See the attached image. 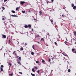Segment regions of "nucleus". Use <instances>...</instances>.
Listing matches in <instances>:
<instances>
[{
    "mask_svg": "<svg viewBox=\"0 0 76 76\" xmlns=\"http://www.w3.org/2000/svg\"><path fill=\"white\" fill-rule=\"evenodd\" d=\"M50 21L51 22L52 24L53 25H56V22H53V20H52L51 19L50 20Z\"/></svg>",
    "mask_w": 76,
    "mask_h": 76,
    "instance_id": "1",
    "label": "nucleus"
},
{
    "mask_svg": "<svg viewBox=\"0 0 76 76\" xmlns=\"http://www.w3.org/2000/svg\"><path fill=\"white\" fill-rule=\"evenodd\" d=\"M11 16H12V17H18V16L16 15H11Z\"/></svg>",
    "mask_w": 76,
    "mask_h": 76,
    "instance_id": "2",
    "label": "nucleus"
},
{
    "mask_svg": "<svg viewBox=\"0 0 76 76\" xmlns=\"http://www.w3.org/2000/svg\"><path fill=\"white\" fill-rule=\"evenodd\" d=\"M24 3H25V2L24 1H21L20 2V4H24Z\"/></svg>",
    "mask_w": 76,
    "mask_h": 76,
    "instance_id": "3",
    "label": "nucleus"
},
{
    "mask_svg": "<svg viewBox=\"0 0 76 76\" xmlns=\"http://www.w3.org/2000/svg\"><path fill=\"white\" fill-rule=\"evenodd\" d=\"M2 37H2L3 38H6V35H4L3 34Z\"/></svg>",
    "mask_w": 76,
    "mask_h": 76,
    "instance_id": "4",
    "label": "nucleus"
},
{
    "mask_svg": "<svg viewBox=\"0 0 76 76\" xmlns=\"http://www.w3.org/2000/svg\"><path fill=\"white\" fill-rule=\"evenodd\" d=\"M18 59L19 61H21L22 60V59L21 58V57H19Z\"/></svg>",
    "mask_w": 76,
    "mask_h": 76,
    "instance_id": "5",
    "label": "nucleus"
},
{
    "mask_svg": "<svg viewBox=\"0 0 76 76\" xmlns=\"http://www.w3.org/2000/svg\"><path fill=\"white\" fill-rule=\"evenodd\" d=\"M12 54L14 55V56H17V54H16V53L15 52H13Z\"/></svg>",
    "mask_w": 76,
    "mask_h": 76,
    "instance_id": "6",
    "label": "nucleus"
},
{
    "mask_svg": "<svg viewBox=\"0 0 76 76\" xmlns=\"http://www.w3.org/2000/svg\"><path fill=\"white\" fill-rule=\"evenodd\" d=\"M28 26L27 25H25L24 28H28Z\"/></svg>",
    "mask_w": 76,
    "mask_h": 76,
    "instance_id": "7",
    "label": "nucleus"
},
{
    "mask_svg": "<svg viewBox=\"0 0 76 76\" xmlns=\"http://www.w3.org/2000/svg\"><path fill=\"white\" fill-rule=\"evenodd\" d=\"M32 70L33 72H35V70H34V69L32 68Z\"/></svg>",
    "mask_w": 76,
    "mask_h": 76,
    "instance_id": "8",
    "label": "nucleus"
},
{
    "mask_svg": "<svg viewBox=\"0 0 76 76\" xmlns=\"http://www.w3.org/2000/svg\"><path fill=\"white\" fill-rule=\"evenodd\" d=\"M18 64H20V65H21V63H20V62L18 61Z\"/></svg>",
    "mask_w": 76,
    "mask_h": 76,
    "instance_id": "9",
    "label": "nucleus"
},
{
    "mask_svg": "<svg viewBox=\"0 0 76 76\" xmlns=\"http://www.w3.org/2000/svg\"><path fill=\"white\" fill-rule=\"evenodd\" d=\"M28 28H31V25L29 24L28 26Z\"/></svg>",
    "mask_w": 76,
    "mask_h": 76,
    "instance_id": "10",
    "label": "nucleus"
},
{
    "mask_svg": "<svg viewBox=\"0 0 76 76\" xmlns=\"http://www.w3.org/2000/svg\"><path fill=\"white\" fill-rule=\"evenodd\" d=\"M11 12L12 13H16V12L13 10L11 11Z\"/></svg>",
    "mask_w": 76,
    "mask_h": 76,
    "instance_id": "11",
    "label": "nucleus"
},
{
    "mask_svg": "<svg viewBox=\"0 0 76 76\" xmlns=\"http://www.w3.org/2000/svg\"><path fill=\"white\" fill-rule=\"evenodd\" d=\"M20 50H21V51H23V48H20Z\"/></svg>",
    "mask_w": 76,
    "mask_h": 76,
    "instance_id": "12",
    "label": "nucleus"
},
{
    "mask_svg": "<svg viewBox=\"0 0 76 76\" xmlns=\"http://www.w3.org/2000/svg\"><path fill=\"white\" fill-rule=\"evenodd\" d=\"M39 13L40 15H42V12L41 11H39Z\"/></svg>",
    "mask_w": 76,
    "mask_h": 76,
    "instance_id": "13",
    "label": "nucleus"
},
{
    "mask_svg": "<svg viewBox=\"0 0 76 76\" xmlns=\"http://www.w3.org/2000/svg\"><path fill=\"white\" fill-rule=\"evenodd\" d=\"M31 75H32V76H35L34 74H32V73H31Z\"/></svg>",
    "mask_w": 76,
    "mask_h": 76,
    "instance_id": "14",
    "label": "nucleus"
},
{
    "mask_svg": "<svg viewBox=\"0 0 76 76\" xmlns=\"http://www.w3.org/2000/svg\"><path fill=\"white\" fill-rule=\"evenodd\" d=\"M37 73L39 74V70H38V71H37Z\"/></svg>",
    "mask_w": 76,
    "mask_h": 76,
    "instance_id": "15",
    "label": "nucleus"
},
{
    "mask_svg": "<svg viewBox=\"0 0 76 76\" xmlns=\"http://www.w3.org/2000/svg\"><path fill=\"white\" fill-rule=\"evenodd\" d=\"M31 53V54H32V55H34V53L33 52H32Z\"/></svg>",
    "mask_w": 76,
    "mask_h": 76,
    "instance_id": "16",
    "label": "nucleus"
},
{
    "mask_svg": "<svg viewBox=\"0 0 76 76\" xmlns=\"http://www.w3.org/2000/svg\"><path fill=\"white\" fill-rule=\"evenodd\" d=\"M74 34L76 36V31H74Z\"/></svg>",
    "mask_w": 76,
    "mask_h": 76,
    "instance_id": "17",
    "label": "nucleus"
},
{
    "mask_svg": "<svg viewBox=\"0 0 76 76\" xmlns=\"http://www.w3.org/2000/svg\"><path fill=\"white\" fill-rule=\"evenodd\" d=\"M1 72H3V69L1 68Z\"/></svg>",
    "mask_w": 76,
    "mask_h": 76,
    "instance_id": "18",
    "label": "nucleus"
},
{
    "mask_svg": "<svg viewBox=\"0 0 76 76\" xmlns=\"http://www.w3.org/2000/svg\"><path fill=\"white\" fill-rule=\"evenodd\" d=\"M22 12L23 13H25V11H22Z\"/></svg>",
    "mask_w": 76,
    "mask_h": 76,
    "instance_id": "19",
    "label": "nucleus"
},
{
    "mask_svg": "<svg viewBox=\"0 0 76 76\" xmlns=\"http://www.w3.org/2000/svg\"><path fill=\"white\" fill-rule=\"evenodd\" d=\"M47 35H48L49 37H50V34L48 33H47Z\"/></svg>",
    "mask_w": 76,
    "mask_h": 76,
    "instance_id": "20",
    "label": "nucleus"
},
{
    "mask_svg": "<svg viewBox=\"0 0 76 76\" xmlns=\"http://www.w3.org/2000/svg\"><path fill=\"white\" fill-rule=\"evenodd\" d=\"M19 9V7H17L16 9V10H18Z\"/></svg>",
    "mask_w": 76,
    "mask_h": 76,
    "instance_id": "21",
    "label": "nucleus"
},
{
    "mask_svg": "<svg viewBox=\"0 0 76 76\" xmlns=\"http://www.w3.org/2000/svg\"><path fill=\"white\" fill-rule=\"evenodd\" d=\"M64 56H66V57H68V55H67V54H64Z\"/></svg>",
    "mask_w": 76,
    "mask_h": 76,
    "instance_id": "22",
    "label": "nucleus"
},
{
    "mask_svg": "<svg viewBox=\"0 0 76 76\" xmlns=\"http://www.w3.org/2000/svg\"><path fill=\"white\" fill-rule=\"evenodd\" d=\"M42 63H45V61H44V60H42Z\"/></svg>",
    "mask_w": 76,
    "mask_h": 76,
    "instance_id": "23",
    "label": "nucleus"
},
{
    "mask_svg": "<svg viewBox=\"0 0 76 76\" xmlns=\"http://www.w3.org/2000/svg\"><path fill=\"white\" fill-rule=\"evenodd\" d=\"M68 72H70V69H69L68 70Z\"/></svg>",
    "mask_w": 76,
    "mask_h": 76,
    "instance_id": "24",
    "label": "nucleus"
},
{
    "mask_svg": "<svg viewBox=\"0 0 76 76\" xmlns=\"http://www.w3.org/2000/svg\"><path fill=\"white\" fill-rule=\"evenodd\" d=\"M46 3L47 4H48V3H49V1H47Z\"/></svg>",
    "mask_w": 76,
    "mask_h": 76,
    "instance_id": "25",
    "label": "nucleus"
},
{
    "mask_svg": "<svg viewBox=\"0 0 76 76\" xmlns=\"http://www.w3.org/2000/svg\"><path fill=\"white\" fill-rule=\"evenodd\" d=\"M36 63H37V64H38L39 63V61H36Z\"/></svg>",
    "mask_w": 76,
    "mask_h": 76,
    "instance_id": "26",
    "label": "nucleus"
},
{
    "mask_svg": "<svg viewBox=\"0 0 76 76\" xmlns=\"http://www.w3.org/2000/svg\"><path fill=\"white\" fill-rule=\"evenodd\" d=\"M74 6H75V5H74V4H72V7H74Z\"/></svg>",
    "mask_w": 76,
    "mask_h": 76,
    "instance_id": "27",
    "label": "nucleus"
},
{
    "mask_svg": "<svg viewBox=\"0 0 76 76\" xmlns=\"http://www.w3.org/2000/svg\"><path fill=\"white\" fill-rule=\"evenodd\" d=\"M9 75H10V76H13V74L12 73V74H9Z\"/></svg>",
    "mask_w": 76,
    "mask_h": 76,
    "instance_id": "28",
    "label": "nucleus"
},
{
    "mask_svg": "<svg viewBox=\"0 0 76 76\" xmlns=\"http://www.w3.org/2000/svg\"><path fill=\"white\" fill-rule=\"evenodd\" d=\"M2 8L3 10H4L5 9V8H4V7H2Z\"/></svg>",
    "mask_w": 76,
    "mask_h": 76,
    "instance_id": "29",
    "label": "nucleus"
},
{
    "mask_svg": "<svg viewBox=\"0 0 76 76\" xmlns=\"http://www.w3.org/2000/svg\"><path fill=\"white\" fill-rule=\"evenodd\" d=\"M41 41H44V38H42L41 39Z\"/></svg>",
    "mask_w": 76,
    "mask_h": 76,
    "instance_id": "30",
    "label": "nucleus"
},
{
    "mask_svg": "<svg viewBox=\"0 0 76 76\" xmlns=\"http://www.w3.org/2000/svg\"><path fill=\"white\" fill-rule=\"evenodd\" d=\"M2 17H3L2 20H4V18H3V17H4V16H3Z\"/></svg>",
    "mask_w": 76,
    "mask_h": 76,
    "instance_id": "31",
    "label": "nucleus"
},
{
    "mask_svg": "<svg viewBox=\"0 0 76 76\" xmlns=\"http://www.w3.org/2000/svg\"><path fill=\"white\" fill-rule=\"evenodd\" d=\"M74 50H75V49H74L72 48V51H74Z\"/></svg>",
    "mask_w": 76,
    "mask_h": 76,
    "instance_id": "32",
    "label": "nucleus"
},
{
    "mask_svg": "<svg viewBox=\"0 0 76 76\" xmlns=\"http://www.w3.org/2000/svg\"><path fill=\"white\" fill-rule=\"evenodd\" d=\"M73 53H75V54H76V50L74 51V52H73Z\"/></svg>",
    "mask_w": 76,
    "mask_h": 76,
    "instance_id": "33",
    "label": "nucleus"
},
{
    "mask_svg": "<svg viewBox=\"0 0 76 76\" xmlns=\"http://www.w3.org/2000/svg\"><path fill=\"white\" fill-rule=\"evenodd\" d=\"M1 67L3 68L4 67V66H3V65H1Z\"/></svg>",
    "mask_w": 76,
    "mask_h": 76,
    "instance_id": "34",
    "label": "nucleus"
},
{
    "mask_svg": "<svg viewBox=\"0 0 76 76\" xmlns=\"http://www.w3.org/2000/svg\"><path fill=\"white\" fill-rule=\"evenodd\" d=\"M55 44L56 45H57V43L56 42H55Z\"/></svg>",
    "mask_w": 76,
    "mask_h": 76,
    "instance_id": "35",
    "label": "nucleus"
},
{
    "mask_svg": "<svg viewBox=\"0 0 76 76\" xmlns=\"http://www.w3.org/2000/svg\"><path fill=\"white\" fill-rule=\"evenodd\" d=\"M72 39H73V41H76V40L74 38H73Z\"/></svg>",
    "mask_w": 76,
    "mask_h": 76,
    "instance_id": "36",
    "label": "nucleus"
},
{
    "mask_svg": "<svg viewBox=\"0 0 76 76\" xmlns=\"http://www.w3.org/2000/svg\"><path fill=\"white\" fill-rule=\"evenodd\" d=\"M10 42H11V41H10V40H9V43H10Z\"/></svg>",
    "mask_w": 76,
    "mask_h": 76,
    "instance_id": "37",
    "label": "nucleus"
},
{
    "mask_svg": "<svg viewBox=\"0 0 76 76\" xmlns=\"http://www.w3.org/2000/svg\"><path fill=\"white\" fill-rule=\"evenodd\" d=\"M51 61V60L50 59H49V62H50Z\"/></svg>",
    "mask_w": 76,
    "mask_h": 76,
    "instance_id": "38",
    "label": "nucleus"
},
{
    "mask_svg": "<svg viewBox=\"0 0 76 76\" xmlns=\"http://www.w3.org/2000/svg\"><path fill=\"white\" fill-rule=\"evenodd\" d=\"M18 57H19V56H16V58H18Z\"/></svg>",
    "mask_w": 76,
    "mask_h": 76,
    "instance_id": "39",
    "label": "nucleus"
},
{
    "mask_svg": "<svg viewBox=\"0 0 76 76\" xmlns=\"http://www.w3.org/2000/svg\"><path fill=\"white\" fill-rule=\"evenodd\" d=\"M9 64H10V66H11L12 65V64H11V63H9Z\"/></svg>",
    "mask_w": 76,
    "mask_h": 76,
    "instance_id": "40",
    "label": "nucleus"
},
{
    "mask_svg": "<svg viewBox=\"0 0 76 76\" xmlns=\"http://www.w3.org/2000/svg\"><path fill=\"white\" fill-rule=\"evenodd\" d=\"M62 17H64V18L65 17H64V16L63 15H62Z\"/></svg>",
    "mask_w": 76,
    "mask_h": 76,
    "instance_id": "41",
    "label": "nucleus"
},
{
    "mask_svg": "<svg viewBox=\"0 0 76 76\" xmlns=\"http://www.w3.org/2000/svg\"><path fill=\"white\" fill-rule=\"evenodd\" d=\"M7 1V0H4V2L6 1Z\"/></svg>",
    "mask_w": 76,
    "mask_h": 76,
    "instance_id": "42",
    "label": "nucleus"
},
{
    "mask_svg": "<svg viewBox=\"0 0 76 76\" xmlns=\"http://www.w3.org/2000/svg\"><path fill=\"white\" fill-rule=\"evenodd\" d=\"M19 73H20V74H22V72H19Z\"/></svg>",
    "mask_w": 76,
    "mask_h": 76,
    "instance_id": "43",
    "label": "nucleus"
},
{
    "mask_svg": "<svg viewBox=\"0 0 76 76\" xmlns=\"http://www.w3.org/2000/svg\"><path fill=\"white\" fill-rule=\"evenodd\" d=\"M32 48H33V49H34V50H35V49H34V46H32Z\"/></svg>",
    "mask_w": 76,
    "mask_h": 76,
    "instance_id": "44",
    "label": "nucleus"
},
{
    "mask_svg": "<svg viewBox=\"0 0 76 76\" xmlns=\"http://www.w3.org/2000/svg\"><path fill=\"white\" fill-rule=\"evenodd\" d=\"M39 37V35L37 36V37Z\"/></svg>",
    "mask_w": 76,
    "mask_h": 76,
    "instance_id": "45",
    "label": "nucleus"
},
{
    "mask_svg": "<svg viewBox=\"0 0 76 76\" xmlns=\"http://www.w3.org/2000/svg\"><path fill=\"white\" fill-rule=\"evenodd\" d=\"M35 69H38V67H35Z\"/></svg>",
    "mask_w": 76,
    "mask_h": 76,
    "instance_id": "46",
    "label": "nucleus"
},
{
    "mask_svg": "<svg viewBox=\"0 0 76 76\" xmlns=\"http://www.w3.org/2000/svg\"><path fill=\"white\" fill-rule=\"evenodd\" d=\"M25 45H27V44L26 43L25 44Z\"/></svg>",
    "mask_w": 76,
    "mask_h": 76,
    "instance_id": "47",
    "label": "nucleus"
},
{
    "mask_svg": "<svg viewBox=\"0 0 76 76\" xmlns=\"http://www.w3.org/2000/svg\"><path fill=\"white\" fill-rule=\"evenodd\" d=\"M34 20H36V19L35 18H34Z\"/></svg>",
    "mask_w": 76,
    "mask_h": 76,
    "instance_id": "48",
    "label": "nucleus"
},
{
    "mask_svg": "<svg viewBox=\"0 0 76 76\" xmlns=\"http://www.w3.org/2000/svg\"><path fill=\"white\" fill-rule=\"evenodd\" d=\"M51 1H52V2H53L54 1V0H51Z\"/></svg>",
    "mask_w": 76,
    "mask_h": 76,
    "instance_id": "49",
    "label": "nucleus"
},
{
    "mask_svg": "<svg viewBox=\"0 0 76 76\" xmlns=\"http://www.w3.org/2000/svg\"><path fill=\"white\" fill-rule=\"evenodd\" d=\"M66 41H67V38L66 37Z\"/></svg>",
    "mask_w": 76,
    "mask_h": 76,
    "instance_id": "50",
    "label": "nucleus"
},
{
    "mask_svg": "<svg viewBox=\"0 0 76 76\" xmlns=\"http://www.w3.org/2000/svg\"><path fill=\"white\" fill-rule=\"evenodd\" d=\"M28 13H31V11H28Z\"/></svg>",
    "mask_w": 76,
    "mask_h": 76,
    "instance_id": "51",
    "label": "nucleus"
},
{
    "mask_svg": "<svg viewBox=\"0 0 76 76\" xmlns=\"http://www.w3.org/2000/svg\"><path fill=\"white\" fill-rule=\"evenodd\" d=\"M37 44H40V43H39V42H38L37 43Z\"/></svg>",
    "mask_w": 76,
    "mask_h": 76,
    "instance_id": "52",
    "label": "nucleus"
},
{
    "mask_svg": "<svg viewBox=\"0 0 76 76\" xmlns=\"http://www.w3.org/2000/svg\"><path fill=\"white\" fill-rule=\"evenodd\" d=\"M22 66H23L25 68V66H23V65H22Z\"/></svg>",
    "mask_w": 76,
    "mask_h": 76,
    "instance_id": "53",
    "label": "nucleus"
},
{
    "mask_svg": "<svg viewBox=\"0 0 76 76\" xmlns=\"http://www.w3.org/2000/svg\"><path fill=\"white\" fill-rule=\"evenodd\" d=\"M46 45V46H48V45L47 44V45Z\"/></svg>",
    "mask_w": 76,
    "mask_h": 76,
    "instance_id": "54",
    "label": "nucleus"
},
{
    "mask_svg": "<svg viewBox=\"0 0 76 76\" xmlns=\"http://www.w3.org/2000/svg\"><path fill=\"white\" fill-rule=\"evenodd\" d=\"M53 70H51V72H53Z\"/></svg>",
    "mask_w": 76,
    "mask_h": 76,
    "instance_id": "55",
    "label": "nucleus"
},
{
    "mask_svg": "<svg viewBox=\"0 0 76 76\" xmlns=\"http://www.w3.org/2000/svg\"><path fill=\"white\" fill-rule=\"evenodd\" d=\"M31 31H33L34 30H33V29H32Z\"/></svg>",
    "mask_w": 76,
    "mask_h": 76,
    "instance_id": "56",
    "label": "nucleus"
},
{
    "mask_svg": "<svg viewBox=\"0 0 76 76\" xmlns=\"http://www.w3.org/2000/svg\"><path fill=\"white\" fill-rule=\"evenodd\" d=\"M65 42L66 43V42H66V41H65Z\"/></svg>",
    "mask_w": 76,
    "mask_h": 76,
    "instance_id": "57",
    "label": "nucleus"
},
{
    "mask_svg": "<svg viewBox=\"0 0 76 76\" xmlns=\"http://www.w3.org/2000/svg\"><path fill=\"white\" fill-rule=\"evenodd\" d=\"M9 52H10H10H11L10 51H9Z\"/></svg>",
    "mask_w": 76,
    "mask_h": 76,
    "instance_id": "58",
    "label": "nucleus"
},
{
    "mask_svg": "<svg viewBox=\"0 0 76 76\" xmlns=\"http://www.w3.org/2000/svg\"><path fill=\"white\" fill-rule=\"evenodd\" d=\"M26 64H28V63H26Z\"/></svg>",
    "mask_w": 76,
    "mask_h": 76,
    "instance_id": "59",
    "label": "nucleus"
},
{
    "mask_svg": "<svg viewBox=\"0 0 76 76\" xmlns=\"http://www.w3.org/2000/svg\"><path fill=\"white\" fill-rule=\"evenodd\" d=\"M2 12H3V10H2Z\"/></svg>",
    "mask_w": 76,
    "mask_h": 76,
    "instance_id": "60",
    "label": "nucleus"
},
{
    "mask_svg": "<svg viewBox=\"0 0 76 76\" xmlns=\"http://www.w3.org/2000/svg\"><path fill=\"white\" fill-rule=\"evenodd\" d=\"M52 60H53V58H52Z\"/></svg>",
    "mask_w": 76,
    "mask_h": 76,
    "instance_id": "61",
    "label": "nucleus"
},
{
    "mask_svg": "<svg viewBox=\"0 0 76 76\" xmlns=\"http://www.w3.org/2000/svg\"><path fill=\"white\" fill-rule=\"evenodd\" d=\"M69 62H68V64H69Z\"/></svg>",
    "mask_w": 76,
    "mask_h": 76,
    "instance_id": "62",
    "label": "nucleus"
},
{
    "mask_svg": "<svg viewBox=\"0 0 76 76\" xmlns=\"http://www.w3.org/2000/svg\"><path fill=\"white\" fill-rule=\"evenodd\" d=\"M74 26H75V24H74Z\"/></svg>",
    "mask_w": 76,
    "mask_h": 76,
    "instance_id": "63",
    "label": "nucleus"
},
{
    "mask_svg": "<svg viewBox=\"0 0 76 76\" xmlns=\"http://www.w3.org/2000/svg\"><path fill=\"white\" fill-rule=\"evenodd\" d=\"M15 53L16 52V51H14Z\"/></svg>",
    "mask_w": 76,
    "mask_h": 76,
    "instance_id": "64",
    "label": "nucleus"
}]
</instances>
